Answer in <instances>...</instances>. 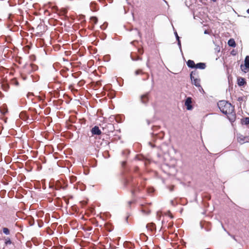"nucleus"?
I'll list each match as a JSON object with an SVG mask.
<instances>
[{
    "mask_svg": "<svg viewBox=\"0 0 249 249\" xmlns=\"http://www.w3.org/2000/svg\"><path fill=\"white\" fill-rule=\"evenodd\" d=\"M115 121L117 122V123H122V119L121 118V117L120 116H116L115 117Z\"/></svg>",
    "mask_w": 249,
    "mask_h": 249,
    "instance_id": "nucleus-26",
    "label": "nucleus"
},
{
    "mask_svg": "<svg viewBox=\"0 0 249 249\" xmlns=\"http://www.w3.org/2000/svg\"><path fill=\"white\" fill-rule=\"evenodd\" d=\"M200 227L201 229H204L205 231H210L211 230V224L209 222H205L204 224L200 223Z\"/></svg>",
    "mask_w": 249,
    "mask_h": 249,
    "instance_id": "nucleus-6",
    "label": "nucleus"
},
{
    "mask_svg": "<svg viewBox=\"0 0 249 249\" xmlns=\"http://www.w3.org/2000/svg\"><path fill=\"white\" fill-rule=\"evenodd\" d=\"M154 191V190L153 188H148L147 189V192L148 193H152Z\"/></svg>",
    "mask_w": 249,
    "mask_h": 249,
    "instance_id": "nucleus-31",
    "label": "nucleus"
},
{
    "mask_svg": "<svg viewBox=\"0 0 249 249\" xmlns=\"http://www.w3.org/2000/svg\"><path fill=\"white\" fill-rule=\"evenodd\" d=\"M142 72V71L141 70H137L135 71L136 75H138Z\"/></svg>",
    "mask_w": 249,
    "mask_h": 249,
    "instance_id": "nucleus-38",
    "label": "nucleus"
},
{
    "mask_svg": "<svg viewBox=\"0 0 249 249\" xmlns=\"http://www.w3.org/2000/svg\"><path fill=\"white\" fill-rule=\"evenodd\" d=\"M19 117L23 120H26L29 118V117L27 115L25 112L22 111L19 114Z\"/></svg>",
    "mask_w": 249,
    "mask_h": 249,
    "instance_id": "nucleus-18",
    "label": "nucleus"
},
{
    "mask_svg": "<svg viewBox=\"0 0 249 249\" xmlns=\"http://www.w3.org/2000/svg\"><path fill=\"white\" fill-rule=\"evenodd\" d=\"M164 221H163V220H162V225H163L164 224Z\"/></svg>",
    "mask_w": 249,
    "mask_h": 249,
    "instance_id": "nucleus-48",
    "label": "nucleus"
},
{
    "mask_svg": "<svg viewBox=\"0 0 249 249\" xmlns=\"http://www.w3.org/2000/svg\"><path fill=\"white\" fill-rule=\"evenodd\" d=\"M170 191H172L173 190V187H171L170 189Z\"/></svg>",
    "mask_w": 249,
    "mask_h": 249,
    "instance_id": "nucleus-45",
    "label": "nucleus"
},
{
    "mask_svg": "<svg viewBox=\"0 0 249 249\" xmlns=\"http://www.w3.org/2000/svg\"><path fill=\"white\" fill-rule=\"evenodd\" d=\"M90 19L94 22V24H96L98 22V18L96 17H91Z\"/></svg>",
    "mask_w": 249,
    "mask_h": 249,
    "instance_id": "nucleus-25",
    "label": "nucleus"
},
{
    "mask_svg": "<svg viewBox=\"0 0 249 249\" xmlns=\"http://www.w3.org/2000/svg\"><path fill=\"white\" fill-rule=\"evenodd\" d=\"M213 1V2H215L216 1V0H212Z\"/></svg>",
    "mask_w": 249,
    "mask_h": 249,
    "instance_id": "nucleus-52",
    "label": "nucleus"
},
{
    "mask_svg": "<svg viewBox=\"0 0 249 249\" xmlns=\"http://www.w3.org/2000/svg\"><path fill=\"white\" fill-rule=\"evenodd\" d=\"M122 164V166L124 167L126 165V162L124 161H123Z\"/></svg>",
    "mask_w": 249,
    "mask_h": 249,
    "instance_id": "nucleus-40",
    "label": "nucleus"
},
{
    "mask_svg": "<svg viewBox=\"0 0 249 249\" xmlns=\"http://www.w3.org/2000/svg\"><path fill=\"white\" fill-rule=\"evenodd\" d=\"M90 8L92 11H97L99 9V7L97 6V3L94 1H92L90 3Z\"/></svg>",
    "mask_w": 249,
    "mask_h": 249,
    "instance_id": "nucleus-12",
    "label": "nucleus"
},
{
    "mask_svg": "<svg viewBox=\"0 0 249 249\" xmlns=\"http://www.w3.org/2000/svg\"><path fill=\"white\" fill-rule=\"evenodd\" d=\"M146 122H147V124H150V121H149V120H147L146 121Z\"/></svg>",
    "mask_w": 249,
    "mask_h": 249,
    "instance_id": "nucleus-44",
    "label": "nucleus"
},
{
    "mask_svg": "<svg viewBox=\"0 0 249 249\" xmlns=\"http://www.w3.org/2000/svg\"><path fill=\"white\" fill-rule=\"evenodd\" d=\"M234 119H235V117L234 116V115H233V118L232 119H230V121L231 122H233L234 120Z\"/></svg>",
    "mask_w": 249,
    "mask_h": 249,
    "instance_id": "nucleus-42",
    "label": "nucleus"
},
{
    "mask_svg": "<svg viewBox=\"0 0 249 249\" xmlns=\"http://www.w3.org/2000/svg\"><path fill=\"white\" fill-rule=\"evenodd\" d=\"M222 228L224 229V231H226V229L224 228V227L223 225H222Z\"/></svg>",
    "mask_w": 249,
    "mask_h": 249,
    "instance_id": "nucleus-50",
    "label": "nucleus"
},
{
    "mask_svg": "<svg viewBox=\"0 0 249 249\" xmlns=\"http://www.w3.org/2000/svg\"><path fill=\"white\" fill-rule=\"evenodd\" d=\"M206 66L205 63L199 62L196 64L195 69H199L200 70H204L205 69Z\"/></svg>",
    "mask_w": 249,
    "mask_h": 249,
    "instance_id": "nucleus-13",
    "label": "nucleus"
},
{
    "mask_svg": "<svg viewBox=\"0 0 249 249\" xmlns=\"http://www.w3.org/2000/svg\"><path fill=\"white\" fill-rule=\"evenodd\" d=\"M173 226V223L172 222H170L169 224H168V228H171L172 227V226Z\"/></svg>",
    "mask_w": 249,
    "mask_h": 249,
    "instance_id": "nucleus-39",
    "label": "nucleus"
},
{
    "mask_svg": "<svg viewBox=\"0 0 249 249\" xmlns=\"http://www.w3.org/2000/svg\"><path fill=\"white\" fill-rule=\"evenodd\" d=\"M174 34H175V36H176V38L177 40H178V39H180V37L178 36V33H177V32L176 31H175L174 32Z\"/></svg>",
    "mask_w": 249,
    "mask_h": 249,
    "instance_id": "nucleus-30",
    "label": "nucleus"
},
{
    "mask_svg": "<svg viewBox=\"0 0 249 249\" xmlns=\"http://www.w3.org/2000/svg\"><path fill=\"white\" fill-rule=\"evenodd\" d=\"M244 98V97H242V96H241V97H239L238 98V99H237V100H238L239 102H242V101H243Z\"/></svg>",
    "mask_w": 249,
    "mask_h": 249,
    "instance_id": "nucleus-33",
    "label": "nucleus"
},
{
    "mask_svg": "<svg viewBox=\"0 0 249 249\" xmlns=\"http://www.w3.org/2000/svg\"><path fill=\"white\" fill-rule=\"evenodd\" d=\"M157 218L159 220H160V218L161 217V214H160V212H158L157 213Z\"/></svg>",
    "mask_w": 249,
    "mask_h": 249,
    "instance_id": "nucleus-32",
    "label": "nucleus"
},
{
    "mask_svg": "<svg viewBox=\"0 0 249 249\" xmlns=\"http://www.w3.org/2000/svg\"><path fill=\"white\" fill-rule=\"evenodd\" d=\"M148 144L149 145H150L152 147H155L156 145H154L152 144V142H148Z\"/></svg>",
    "mask_w": 249,
    "mask_h": 249,
    "instance_id": "nucleus-36",
    "label": "nucleus"
},
{
    "mask_svg": "<svg viewBox=\"0 0 249 249\" xmlns=\"http://www.w3.org/2000/svg\"><path fill=\"white\" fill-rule=\"evenodd\" d=\"M155 128H156V129L158 128V127L157 126H156V127H155Z\"/></svg>",
    "mask_w": 249,
    "mask_h": 249,
    "instance_id": "nucleus-57",
    "label": "nucleus"
},
{
    "mask_svg": "<svg viewBox=\"0 0 249 249\" xmlns=\"http://www.w3.org/2000/svg\"><path fill=\"white\" fill-rule=\"evenodd\" d=\"M204 33L205 34H209V32H208V30H205V31H204Z\"/></svg>",
    "mask_w": 249,
    "mask_h": 249,
    "instance_id": "nucleus-43",
    "label": "nucleus"
},
{
    "mask_svg": "<svg viewBox=\"0 0 249 249\" xmlns=\"http://www.w3.org/2000/svg\"><path fill=\"white\" fill-rule=\"evenodd\" d=\"M70 180L71 183H74L75 181H76L77 178L76 177L74 176H71L70 177Z\"/></svg>",
    "mask_w": 249,
    "mask_h": 249,
    "instance_id": "nucleus-23",
    "label": "nucleus"
},
{
    "mask_svg": "<svg viewBox=\"0 0 249 249\" xmlns=\"http://www.w3.org/2000/svg\"><path fill=\"white\" fill-rule=\"evenodd\" d=\"M148 94V93H147L141 96V101L142 104H146L148 102L149 100Z\"/></svg>",
    "mask_w": 249,
    "mask_h": 249,
    "instance_id": "nucleus-9",
    "label": "nucleus"
},
{
    "mask_svg": "<svg viewBox=\"0 0 249 249\" xmlns=\"http://www.w3.org/2000/svg\"><path fill=\"white\" fill-rule=\"evenodd\" d=\"M147 62H148V61ZM146 65H147V66L148 67H149V65H148V62H147V63H146Z\"/></svg>",
    "mask_w": 249,
    "mask_h": 249,
    "instance_id": "nucleus-49",
    "label": "nucleus"
},
{
    "mask_svg": "<svg viewBox=\"0 0 249 249\" xmlns=\"http://www.w3.org/2000/svg\"><path fill=\"white\" fill-rule=\"evenodd\" d=\"M67 187V185H66L65 186H63L60 182H57L56 183L55 189L56 190H60L61 189L63 190H65Z\"/></svg>",
    "mask_w": 249,
    "mask_h": 249,
    "instance_id": "nucleus-14",
    "label": "nucleus"
},
{
    "mask_svg": "<svg viewBox=\"0 0 249 249\" xmlns=\"http://www.w3.org/2000/svg\"><path fill=\"white\" fill-rule=\"evenodd\" d=\"M192 99L191 97H188L185 100L184 105L186 107V109L188 110H191L193 109V106L192 105Z\"/></svg>",
    "mask_w": 249,
    "mask_h": 249,
    "instance_id": "nucleus-4",
    "label": "nucleus"
},
{
    "mask_svg": "<svg viewBox=\"0 0 249 249\" xmlns=\"http://www.w3.org/2000/svg\"><path fill=\"white\" fill-rule=\"evenodd\" d=\"M228 44L229 46L233 48L236 46V43L233 38H230L228 41Z\"/></svg>",
    "mask_w": 249,
    "mask_h": 249,
    "instance_id": "nucleus-16",
    "label": "nucleus"
},
{
    "mask_svg": "<svg viewBox=\"0 0 249 249\" xmlns=\"http://www.w3.org/2000/svg\"><path fill=\"white\" fill-rule=\"evenodd\" d=\"M228 234L230 235L234 240L236 241V239L235 238V236L234 235H231L229 232L227 231Z\"/></svg>",
    "mask_w": 249,
    "mask_h": 249,
    "instance_id": "nucleus-37",
    "label": "nucleus"
},
{
    "mask_svg": "<svg viewBox=\"0 0 249 249\" xmlns=\"http://www.w3.org/2000/svg\"><path fill=\"white\" fill-rule=\"evenodd\" d=\"M130 57H131L132 60H133V61H137L138 60H142V58L140 57V56H137L136 57H135L133 56L132 53L130 55Z\"/></svg>",
    "mask_w": 249,
    "mask_h": 249,
    "instance_id": "nucleus-22",
    "label": "nucleus"
},
{
    "mask_svg": "<svg viewBox=\"0 0 249 249\" xmlns=\"http://www.w3.org/2000/svg\"><path fill=\"white\" fill-rule=\"evenodd\" d=\"M101 28L102 29H105V28H103L102 26H100Z\"/></svg>",
    "mask_w": 249,
    "mask_h": 249,
    "instance_id": "nucleus-51",
    "label": "nucleus"
},
{
    "mask_svg": "<svg viewBox=\"0 0 249 249\" xmlns=\"http://www.w3.org/2000/svg\"><path fill=\"white\" fill-rule=\"evenodd\" d=\"M247 69H249V55L246 56L244 60V66L242 70L245 71V70Z\"/></svg>",
    "mask_w": 249,
    "mask_h": 249,
    "instance_id": "nucleus-10",
    "label": "nucleus"
},
{
    "mask_svg": "<svg viewBox=\"0 0 249 249\" xmlns=\"http://www.w3.org/2000/svg\"><path fill=\"white\" fill-rule=\"evenodd\" d=\"M138 34L139 36L140 35V33L139 32H138Z\"/></svg>",
    "mask_w": 249,
    "mask_h": 249,
    "instance_id": "nucleus-55",
    "label": "nucleus"
},
{
    "mask_svg": "<svg viewBox=\"0 0 249 249\" xmlns=\"http://www.w3.org/2000/svg\"><path fill=\"white\" fill-rule=\"evenodd\" d=\"M217 106L221 112L224 114H232L234 112V107L229 102L225 100L220 101Z\"/></svg>",
    "mask_w": 249,
    "mask_h": 249,
    "instance_id": "nucleus-1",
    "label": "nucleus"
},
{
    "mask_svg": "<svg viewBox=\"0 0 249 249\" xmlns=\"http://www.w3.org/2000/svg\"><path fill=\"white\" fill-rule=\"evenodd\" d=\"M92 135H99L101 134V131L97 126H94L91 130Z\"/></svg>",
    "mask_w": 249,
    "mask_h": 249,
    "instance_id": "nucleus-7",
    "label": "nucleus"
},
{
    "mask_svg": "<svg viewBox=\"0 0 249 249\" xmlns=\"http://www.w3.org/2000/svg\"><path fill=\"white\" fill-rule=\"evenodd\" d=\"M140 190L139 188H136V189L132 190L131 193H132V196H134L135 193L137 192H139Z\"/></svg>",
    "mask_w": 249,
    "mask_h": 249,
    "instance_id": "nucleus-27",
    "label": "nucleus"
},
{
    "mask_svg": "<svg viewBox=\"0 0 249 249\" xmlns=\"http://www.w3.org/2000/svg\"><path fill=\"white\" fill-rule=\"evenodd\" d=\"M177 41L178 42V47L179 48V49H180L181 52L182 53V50H181V41H180V39H178V40H177Z\"/></svg>",
    "mask_w": 249,
    "mask_h": 249,
    "instance_id": "nucleus-29",
    "label": "nucleus"
},
{
    "mask_svg": "<svg viewBox=\"0 0 249 249\" xmlns=\"http://www.w3.org/2000/svg\"><path fill=\"white\" fill-rule=\"evenodd\" d=\"M196 71H192L190 73V79L192 81V83L196 87H200L202 89L200 84V79L197 78H195L193 75H195L196 74Z\"/></svg>",
    "mask_w": 249,
    "mask_h": 249,
    "instance_id": "nucleus-3",
    "label": "nucleus"
},
{
    "mask_svg": "<svg viewBox=\"0 0 249 249\" xmlns=\"http://www.w3.org/2000/svg\"><path fill=\"white\" fill-rule=\"evenodd\" d=\"M246 84V80L243 77H238L237 78V84L239 86L241 87L245 85Z\"/></svg>",
    "mask_w": 249,
    "mask_h": 249,
    "instance_id": "nucleus-11",
    "label": "nucleus"
},
{
    "mask_svg": "<svg viewBox=\"0 0 249 249\" xmlns=\"http://www.w3.org/2000/svg\"><path fill=\"white\" fill-rule=\"evenodd\" d=\"M3 232L6 235L10 234V231L7 228H3L2 229Z\"/></svg>",
    "mask_w": 249,
    "mask_h": 249,
    "instance_id": "nucleus-24",
    "label": "nucleus"
},
{
    "mask_svg": "<svg viewBox=\"0 0 249 249\" xmlns=\"http://www.w3.org/2000/svg\"><path fill=\"white\" fill-rule=\"evenodd\" d=\"M132 202V201H129V204H130Z\"/></svg>",
    "mask_w": 249,
    "mask_h": 249,
    "instance_id": "nucleus-54",
    "label": "nucleus"
},
{
    "mask_svg": "<svg viewBox=\"0 0 249 249\" xmlns=\"http://www.w3.org/2000/svg\"><path fill=\"white\" fill-rule=\"evenodd\" d=\"M31 69H25V66H24V71L29 73V71H31Z\"/></svg>",
    "mask_w": 249,
    "mask_h": 249,
    "instance_id": "nucleus-35",
    "label": "nucleus"
},
{
    "mask_svg": "<svg viewBox=\"0 0 249 249\" xmlns=\"http://www.w3.org/2000/svg\"><path fill=\"white\" fill-rule=\"evenodd\" d=\"M237 139H238V142L241 143V144L245 142L246 137H245L243 136H240L238 137Z\"/></svg>",
    "mask_w": 249,
    "mask_h": 249,
    "instance_id": "nucleus-19",
    "label": "nucleus"
},
{
    "mask_svg": "<svg viewBox=\"0 0 249 249\" xmlns=\"http://www.w3.org/2000/svg\"><path fill=\"white\" fill-rule=\"evenodd\" d=\"M25 69H31V70L29 71V73H31L32 72L36 71L38 69V66L33 64H26L25 65Z\"/></svg>",
    "mask_w": 249,
    "mask_h": 249,
    "instance_id": "nucleus-5",
    "label": "nucleus"
},
{
    "mask_svg": "<svg viewBox=\"0 0 249 249\" xmlns=\"http://www.w3.org/2000/svg\"><path fill=\"white\" fill-rule=\"evenodd\" d=\"M91 230V228H90V229H88V231H90Z\"/></svg>",
    "mask_w": 249,
    "mask_h": 249,
    "instance_id": "nucleus-53",
    "label": "nucleus"
},
{
    "mask_svg": "<svg viewBox=\"0 0 249 249\" xmlns=\"http://www.w3.org/2000/svg\"><path fill=\"white\" fill-rule=\"evenodd\" d=\"M11 249L10 248H9L8 246L7 247H6L5 246H4L3 247V249Z\"/></svg>",
    "mask_w": 249,
    "mask_h": 249,
    "instance_id": "nucleus-41",
    "label": "nucleus"
},
{
    "mask_svg": "<svg viewBox=\"0 0 249 249\" xmlns=\"http://www.w3.org/2000/svg\"><path fill=\"white\" fill-rule=\"evenodd\" d=\"M142 212L145 214H148L150 213V211L148 209H146L145 208H142Z\"/></svg>",
    "mask_w": 249,
    "mask_h": 249,
    "instance_id": "nucleus-21",
    "label": "nucleus"
},
{
    "mask_svg": "<svg viewBox=\"0 0 249 249\" xmlns=\"http://www.w3.org/2000/svg\"><path fill=\"white\" fill-rule=\"evenodd\" d=\"M247 12L249 14V8L247 10Z\"/></svg>",
    "mask_w": 249,
    "mask_h": 249,
    "instance_id": "nucleus-47",
    "label": "nucleus"
},
{
    "mask_svg": "<svg viewBox=\"0 0 249 249\" xmlns=\"http://www.w3.org/2000/svg\"><path fill=\"white\" fill-rule=\"evenodd\" d=\"M131 179V178L130 177H126V176H125L124 177V185L126 186L127 185L130 181V180Z\"/></svg>",
    "mask_w": 249,
    "mask_h": 249,
    "instance_id": "nucleus-20",
    "label": "nucleus"
},
{
    "mask_svg": "<svg viewBox=\"0 0 249 249\" xmlns=\"http://www.w3.org/2000/svg\"><path fill=\"white\" fill-rule=\"evenodd\" d=\"M134 42V41L131 42V43L133 44Z\"/></svg>",
    "mask_w": 249,
    "mask_h": 249,
    "instance_id": "nucleus-56",
    "label": "nucleus"
},
{
    "mask_svg": "<svg viewBox=\"0 0 249 249\" xmlns=\"http://www.w3.org/2000/svg\"><path fill=\"white\" fill-rule=\"evenodd\" d=\"M138 52L140 54H142L143 53V51L142 49H140V48L138 49Z\"/></svg>",
    "mask_w": 249,
    "mask_h": 249,
    "instance_id": "nucleus-34",
    "label": "nucleus"
},
{
    "mask_svg": "<svg viewBox=\"0 0 249 249\" xmlns=\"http://www.w3.org/2000/svg\"><path fill=\"white\" fill-rule=\"evenodd\" d=\"M146 228L148 230H149L151 231H156V226L154 223L152 222L147 224L146 226Z\"/></svg>",
    "mask_w": 249,
    "mask_h": 249,
    "instance_id": "nucleus-8",
    "label": "nucleus"
},
{
    "mask_svg": "<svg viewBox=\"0 0 249 249\" xmlns=\"http://www.w3.org/2000/svg\"><path fill=\"white\" fill-rule=\"evenodd\" d=\"M187 66L191 69H195L196 64L193 60H189L187 62Z\"/></svg>",
    "mask_w": 249,
    "mask_h": 249,
    "instance_id": "nucleus-15",
    "label": "nucleus"
},
{
    "mask_svg": "<svg viewBox=\"0 0 249 249\" xmlns=\"http://www.w3.org/2000/svg\"><path fill=\"white\" fill-rule=\"evenodd\" d=\"M244 124L246 125L249 124V117H246L245 118Z\"/></svg>",
    "mask_w": 249,
    "mask_h": 249,
    "instance_id": "nucleus-28",
    "label": "nucleus"
},
{
    "mask_svg": "<svg viewBox=\"0 0 249 249\" xmlns=\"http://www.w3.org/2000/svg\"><path fill=\"white\" fill-rule=\"evenodd\" d=\"M127 219H128V216L125 218V220L126 222H127Z\"/></svg>",
    "mask_w": 249,
    "mask_h": 249,
    "instance_id": "nucleus-46",
    "label": "nucleus"
},
{
    "mask_svg": "<svg viewBox=\"0 0 249 249\" xmlns=\"http://www.w3.org/2000/svg\"><path fill=\"white\" fill-rule=\"evenodd\" d=\"M4 246H5L6 247H7V246H8V245H10L12 244V242L11 239H10V238L6 237H4Z\"/></svg>",
    "mask_w": 249,
    "mask_h": 249,
    "instance_id": "nucleus-17",
    "label": "nucleus"
},
{
    "mask_svg": "<svg viewBox=\"0 0 249 249\" xmlns=\"http://www.w3.org/2000/svg\"><path fill=\"white\" fill-rule=\"evenodd\" d=\"M155 130H154V132L151 133V135L153 142H156L158 140H160L163 138L164 133L162 131H160L159 133H155Z\"/></svg>",
    "mask_w": 249,
    "mask_h": 249,
    "instance_id": "nucleus-2",
    "label": "nucleus"
}]
</instances>
